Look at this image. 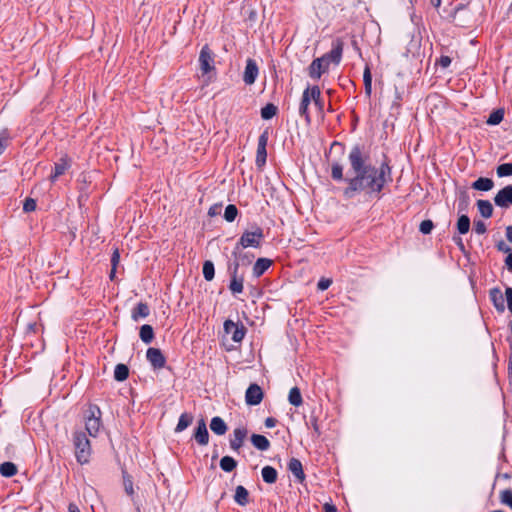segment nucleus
<instances>
[{
	"instance_id": "obj_1",
	"label": "nucleus",
	"mask_w": 512,
	"mask_h": 512,
	"mask_svg": "<svg viewBox=\"0 0 512 512\" xmlns=\"http://www.w3.org/2000/svg\"><path fill=\"white\" fill-rule=\"evenodd\" d=\"M349 162L354 176L347 179L344 189L346 198H353L357 193H380L384 185L391 180L389 166L382 164L379 168L367 165L359 147H353L349 153Z\"/></svg>"
},
{
	"instance_id": "obj_2",
	"label": "nucleus",
	"mask_w": 512,
	"mask_h": 512,
	"mask_svg": "<svg viewBox=\"0 0 512 512\" xmlns=\"http://www.w3.org/2000/svg\"><path fill=\"white\" fill-rule=\"evenodd\" d=\"M318 108L320 112L323 111L324 104L321 101V91L318 86H308L302 94L301 102L299 105V114L304 117L307 123H310L311 117L309 113V106L311 103Z\"/></svg>"
},
{
	"instance_id": "obj_3",
	"label": "nucleus",
	"mask_w": 512,
	"mask_h": 512,
	"mask_svg": "<svg viewBox=\"0 0 512 512\" xmlns=\"http://www.w3.org/2000/svg\"><path fill=\"white\" fill-rule=\"evenodd\" d=\"M199 66L201 77L203 78V86L209 85L214 80V57L207 45H205L199 54Z\"/></svg>"
},
{
	"instance_id": "obj_4",
	"label": "nucleus",
	"mask_w": 512,
	"mask_h": 512,
	"mask_svg": "<svg viewBox=\"0 0 512 512\" xmlns=\"http://www.w3.org/2000/svg\"><path fill=\"white\" fill-rule=\"evenodd\" d=\"M263 238V232L262 229L256 228L254 231H246L242 234L240 237L239 242L236 244L233 255L234 256H241V249L247 248V247H259L260 242Z\"/></svg>"
},
{
	"instance_id": "obj_5",
	"label": "nucleus",
	"mask_w": 512,
	"mask_h": 512,
	"mask_svg": "<svg viewBox=\"0 0 512 512\" xmlns=\"http://www.w3.org/2000/svg\"><path fill=\"white\" fill-rule=\"evenodd\" d=\"M74 446L77 461L81 464L88 463L91 455V446L84 432H75Z\"/></svg>"
},
{
	"instance_id": "obj_6",
	"label": "nucleus",
	"mask_w": 512,
	"mask_h": 512,
	"mask_svg": "<svg viewBox=\"0 0 512 512\" xmlns=\"http://www.w3.org/2000/svg\"><path fill=\"white\" fill-rule=\"evenodd\" d=\"M85 430L91 437H96L102 428L101 411L95 405H90L85 415Z\"/></svg>"
},
{
	"instance_id": "obj_7",
	"label": "nucleus",
	"mask_w": 512,
	"mask_h": 512,
	"mask_svg": "<svg viewBox=\"0 0 512 512\" xmlns=\"http://www.w3.org/2000/svg\"><path fill=\"white\" fill-rule=\"evenodd\" d=\"M494 203L500 208H508L512 205V185H507L497 192Z\"/></svg>"
},
{
	"instance_id": "obj_8",
	"label": "nucleus",
	"mask_w": 512,
	"mask_h": 512,
	"mask_svg": "<svg viewBox=\"0 0 512 512\" xmlns=\"http://www.w3.org/2000/svg\"><path fill=\"white\" fill-rule=\"evenodd\" d=\"M224 331L226 334L231 335L234 342H240L244 338L245 330L243 326H239L232 320H226L224 322Z\"/></svg>"
},
{
	"instance_id": "obj_9",
	"label": "nucleus",
	"mask_w": 512,
	"mask_h": 512,
	"mask_svg": "<svg viewBox=\"0 0 512 512\" xmlns=\"http://www.w3.org/2000/svg\"><path fill=\"white\" fill-rule=\"evenodd\" d=\"M263 391L257 384H251L245 393V401L248 405L254 406L261 403Z\"/></svg>"
},
{
	"instance_id": "obj_10",
	"label": "nucleus",
	"mask_w": 512,
	"mask_h": 512,
	"mask_svg": "<svg viewBox=\"0 0 512 512\" xmlns=\"http://www.w3.org/2000/svg\"><path fill=\"white\" fill-rule=\"evenodd\" d=\"M268 142V134L264 132L259 136L258 146H257V155H256V164L259 167H262L266 163L267 151L266 146Z\"/></svg>"
},
{
	"instance_id": "obj_11",
	"label": "nucleus",
	"mask_w": 512,
	"mask_h": 512,
	"mask_svg": "<svg viewBox=\"0 0 512 512\" xmlns=\"http://www.w3.org/2000/svg\"><path fill=\"white\" fill-rule=\"evenodd\" d=\"M259 70L256 62L253 59H248L246 61V67L243 74V81L247 85H252L257 79Z\"/></svg>"
},
{
	"instance_id": "obj_12",
	"label": "nucleus",
	"mask_w": 512,
	"mask_h": 512,
	"mask_svg": "<svg viewBox=\"0 0 512 512\" xmlns=\"http://www.w3.org/2000/svg\"><path fill=\"white\" fill-rule=\"evenodd\" d=\"M342 57V44L340 42H337L332 50L323 55L322 58L325 59L326 64L324 65V70H327L330 63H334L338 65L341 61Z\"/></svg>"
},
{
	"instance_id": "obj_13",
	"label": "nucleus",
	"mask_w": 512,
	"mask_h": 512,
	"mask_svg": "<svg viewBox=\"0 0 512 512\" xmlns=\"http://www.w3.org/2000/svg\"><path fill=\"white\" fill-rule=\"evenodd\" d=\"M146 357L150 364L155 369H160L164 367L165 365V357L163 356L162 352L158 348H149L146 353Z\"/></svg>"
},
{
	"instance_id": "obj_14",
	"label": "nucleus",
	"mask_w": 512,
	"mask_h": 512,
	"mask_svg": "<svg viewBox=\"0 0 512 512\" xmlns=\"http://www.w3.org/2000/svg\"><path fill=\"white\" fill-rule=\"evenodd\" d=\"M247 429L245 427H237L233 431V437L230 439V447L234 451H239L244 440L247 437Z\"/></svg>"
},
{
	"instance_id": "obj_15",
	"label": "nucleus",
	"mask_w": 512,
	"mask_h": 512,
	"mask_svg": "<svg viewBox=\"0 0 512 512\" xmlns=\"http://www.w3.org/2000/svg\"><path fill=\"white\" fill-rule=\"evenodd\" d=\"M194 439L196 442L202 446H205L209 442V433L207 430L206 422L204 419H201L197 423V427L194 432Z\"/></svg>"
},
{
	"instance_id": "obj_16",
	"label": "nucleus",
	"mask_w": 512,
	"mask_h": 512,
	"mask_svg": "<svg viewBox=\"0 0 512 512\" xmlns=\"http://www.w3.org/2000/svg\"><path fill=\"white\" fill-rule=\"evenodd\" d=\"M239 268V262L234 264L232 271V279L229 288L233 294H238L243 291V279L237 276Z\"/></svg>"
},
{
	"instance_id": "obj_17",
	"label": "nucleus",
	"mask_w": 512,
	"mask_h": 512,
	"mask_svg": "<svg viewBox=\"0 0 512 512\" xmlns=\"http://www.w3.org/2000/svg\"><path fill=\"white\" fill-rule=\"evenodd\" d=\"M70 167V160L67 157H62L55 163L54 171L50 176L51 181H55L58 177L63 175Z\"/></svg>"
},
{
	"instance_id": "obj_18",
	"label": "nucleus",
	"mask_w": 512,
	"mask_h": 512,
	"mask_svg": "<svg viewBox=\"0 0 512 512\" xmlns=\"http://www.w3.org/2000/svg\"><path fill=\"white\" fill-rule=\"evenodd\" d=\"M325 64H326L325 59H323L322 57L313 60V62L311 63V65L309 67L310 77L314 78V79H319L321 77L322 73L326 71V70H324Z\"/></svg>"
},
{
	"instance_id": "obj_19",
	"label": "nucleus",
	"mask_w": 512,
	"mask_h": 512,
	"mask_svg": "<svg viewBox=\"0 0 512 512\" xmlns=\"http://www.w3.org/2000/svg\"><path fill=\"white\" fill-rule=\"evenodd\" d=\"M288 469L299 482L304 481L305 474L303 472L302 463L298 459L292 458L288 463Z\"/></svg>"
},
{
	"instance_id": "obj_20",
	"label": "nucleus",
	"mask_w": 512,
	"mask_h": 512,
	"mask_svg": "<svg viewBox=\"0 0 512 512\" xmlns=\"http://www.w3.org/2000/svg\"><path fill=\"white\" fill-rule=\"evenodd\" d=\"M490 299L493 302L497 311L504 312V297L499 288H493L490 290Z\"/></svg>"
},
{
	"instance_id": "obj_21",
	"label": "nucleus",
	"mask_w": 512,
	"mask_h": 512,
	"mask_svg": "<svg viewBox=\"0 0 512 512\" xmlns=\"http://www.w3.org/2000/svg\"><path fill=\"white\" fill-rule=\"evenodd\" d=\"M271 265L272 260L268 258H259L253 266V275L255 277H260L269 269Z\"/></svg>"
},
{
	"instance_id": "obj_22",
	"label": "nucleus",
	"mask_w": 512,
	"mask_h": 512,
	"mask_svg": "<svg viewBox=\"0 0 512 512\" xmlns=\"http://www.w3.org/2000/svg\"><path fill=\"white\" fill-rule=\"evenodd\" d=\"M235 502L240 506H245L249 502V492L244 486H237L234 495Z\"/></svg>"
},
{
	"instance_id": "obj_23",
	"label": "nucleus",
	"mask_w": 512,
	"mask_h": 512,
	"mask_svg": "<svg viewBox=\"0 0 512 512\" xmlns=\"http://www.w3.org/2000/svg\"><path fill=\"white\" fill-rule=\"evenodd\" d=\"M210 429L217 435H224L228 428L224 420L221 417L216 416L211 420Z\"/></svg>"
},
{
	"instance_id": "obj_24",
	"label": "nucleus",
	"mask_w": 512,
	"mask_h": 512,
	"mask_svg": "<svg viewBox=\"0 0 512 512\" xmlns=\"http://www.w3.org/2000/svg\"><path fill=\"white\" fill-rule=\"evenodd\" d=\"M494 187V182L490 178L480 177L472 184V188L479 191H489Z\"/></svg>"
},
{
	"instance_id": "obj_25",
	"label": "nucleus",
	"mask_w": 512,
	"mask_h": 512,
	"mask_svg": "<svg viewBox=\"0 0 512 512\" xmlns=\"http://www.w3.org/2000/svg\"><path fill=\"white\" fill-rule=\"evenodd\" d=\"M251 442L254 447L261 451H266L270 447L269 440L263 435L253 434L251 436Z\"/></svg>"
},
{
	"instance_id": "obj_26",
	"label": "nucleus",
	"mask_w": 512,
	"mask_h": 512,
	"mask_svg": "<svg viewBox=\"0 0 512 512\" xmlns=\"http://www.w3.org/2000/svg\"><path fill=\"white\" fill-rule=\"evenodd\" d=\"M477 208L481 216L484 218H490L493 214V206L488 200H478Z\"/></svg>"
},
{
	"instance_id": "obj_27",
	"label": "nucleus",
	"mask_w": 512,
	"mask_h": 512,
	"mask_svg": "<svg viewBox=\"0 0 512 512\" xmlns=\"http://www.w3.org/2000/svg\"><path fill=\"white\" fill-rule=\"evenodd\" d=\"M262 478L264 482L268 484H273L277 480V471L272 466H265L261 471Z\"/></svg>"
},
{
	"instance_id": "obj_28",
	"label": "nucleus",
	"mask_w": 512,
	"mask_h": 512,
	"mask_svg": "<svg viewBox=\"0 0 512 512\" xmlns=\"http://www.w3.org/2000/svg\"><path fill=\"white\" fill-rule=\"evenodd\" d=\"M288 401L291 405L299 407L303 403L302 395L298 387H293L289 391Z\"/></svg>"
},
{
	"instance_id": "obj_29",
	"label": "nucleus",
	"mask_w": 512,
	"mask_h": 512,
	"mask_svg": "<svg viewBox=\"0 0 512 512\" xmlns=\"http://www.w3.org/2000/svg\"><path fill=\"white\" fill-rule=\"evenodd\" d=\"M192 422H193V416L191 414H189V413L181 414V416L179 417L178 424L175 428V432L179 433V432L184 431L188 426L191 425Z\"/></svg>"
},
{
	"instance_id": "obj_30",
	"label": "nucleus",
	"mask_w": 512,
	"mask_h": 512,
	"mask_svg": "<svg viewBox=\"0 0 512 512\" xmlns=\"http://www.w3.org/2000/svg\"><path fill=\"white\" fill-rule=\"evenodd\" d=\"M149 315V307L145 303H138L132 311V318L137 321L139 318H146Z\"/></svg>"
},
{
	"instance_id": "obj_31",
	"label": "nucleus",
	"mask_w": 512,
	"mask_h": 512,
	"mask_svg": "<svg viewBox=\"0 0 512 512\" xmlns=\"http://www.w3.org/2000/svg\"><path fill=\"white\" fill-rule=\"evenodd\" d=\"M17 473V467L12 462H4L0 465V474L3 477H12Z\"/></svg>"
},
{
	"instance_id": "obj_32",
	"label": "nucleus",
	"mask_w": 512,
	"mask_h": 512,
	"mask_svg": "<svg viewBox=\"0 0 512 512\" xmlns=\"http://www.w3.org/2000/svg\"><path fill=\"white\" fill-rule=\"evenodd\" d=\"M140 338L144 343H146V344L150 343L154 338V332H153L152 326L147 325V324L143 325L140 328Z\"/></svg>"
},
{
	"instance_id": "obj_33",
	"label": "nucleus",
	"mask_w": 512,
	"mask_h": 512,
	"mask_svg": "<svg viewBox=\"0 0 512 512\" xmlns=\"http://www.w3.org/2000/svg\"><path fill=\"white\" fill-rule=\"evenodd\" d=\"M237 466V462L230 456H224L220 460V467L225 472L233 471Z\"/></svg>"
},
{
	"instance_id": "obj_34",
	"label": "nucleus",
	"mask_w": 512,
	"mask_h": 512,
	"mask_svg": "<svg viewBox=\"0 0 512 512\" xmlns=\"http://www.w3.org/2000/svg\"><path fill=\"white\" fill-rule=\"evenodd\" d=\"M129 370L124 364H118L114 370V377L117 381H124L128 378Z\"/></svg>"
},
{
	"instance_id": "obj_35",
	"label": "nucleus",
	"mask_w": 512,
	"mask_h": 512,
	"mask_svg": "<svg viewBox=\"0 0 512 512\" xmlns=\"http://www.w3.org/2000/svg\"><path fill=\"white\" fill-rule=\"evenodd\" d=\"M457 229L460 234H466L470 229V219L466 215H461L457 221Z\"/></svg>"
},
{
	"instance_id": "obj_36",
	"label": "nucleus",
	"mask_w": 512,
	"mask_h": 512,
	"mask_svg": "<svg viewBox=\"0 0 512 512\" xmlns=\"http://www.w3.org/2000/svg\"><path fill=\"white\" fill-rule=\"evenodd\" d=\"M503 117H504V110L497 109L490 114L486 123L488 125H498L503 120Z\"/></svg>"
},
{
	"instance_id": "obj_37",
	"label": "nucleus",
	"mask_w": 512,
	"mask_h": 512,
	"mask_svg": "<svg viewBox=\"0 0 512 512\" xmlns=\"http://www.w3.org/2000/svg\"><path fill=\"white\" fill-rule=\"evenodd\" d=\"M277 113V107L274 104H267L261 109V117L265 120L273 118Z\"/></svg>"
},
{
	"instance_id": "obj_38",
	"label": "nucleus",
	"mask_w": 512,
	"mask_h": 512,
	"mask_svg": "<svg viewBox=\"0 0 512 512\" xmlns=\"http://www.w3.org/2000/svg\"><path fill=\"white\" fill-rule=\"evenodd\" d=\"M215 269L214 264L207 260L203 264V276L207 281H211L214 278Z\"/></svg>"
},
{
	"instance_id": "obj_39",
	"label": "nucleus",
	"mask_w": 512,
	"mask_h": 512,
	"mask_svg": "<svg viewBox=\"0 0 512 512\" xmlns=\"http://www.w3.org/2000/svg\"><path fill=\"white\" fill-rule=\"evenodd\" d=\"M331 176L334 180H343V166L338 163L334 162L331 165Z\"/></svg>"
},
{
	"instance_id": "obj_40",
	"label": "nucleus",
	"mask_w": 512,
	"mask_h": 512,
	"mask_svg": "<svg viewBox=\"0 0 512 512\" xmlns=\"http://www.w3.org/2000/svg\"><path fill=\"white\" fill-rule=\"evenodd\" d=\"M238 214V209L235 205L230 204L225 208L224 218L228 222H232L235 220Z\"/></svg>"
},
{
	"instance_id": "obj_41",
	"label": "nucleus",
	"mask_w": 512,
	"mask_h": 512,
	"mask_svg": "<svg viewBox=\"0 0 512 512\" xmlns=\"http://www.w3.org/2000/svg\"><path fill=\"white\" fill-rule=\"evenodd\" d=\"M500 501L503 505H506L512 509V490L505 489L500 492Z\"/></svg>"
},
{
	"instance_id": "obj_42",
	"label": "nucleus",
	"mask_w": 512,
	"mask_h": 512,
	"mask_svg": "<svg viewBox=\"0 0 512 512\" xmlns=\"http://www.w3.org/2000/svg\"><path fill=\"white\" fill-rule=\"evenodd\" d=\"M497 175L499 177L512 175V163H504L497 167Z\"/></svg>"
},
{
	"instance_id": "obj_43",
	"label": "nucleus",
	"mask_w": 512,
	"mask_h": 512,
	"mask_svg": "<svg viewBox=\"0 0 512 512\" xmlns=\"http://www.w3.org/2000/svg\"><path fill=\"white\" fill-rule=\"evenodd\" d=\"M419 229L423 234H429L433 229V222L431 220H424L421 222Z\"/></svg>"
},
{
	"instance_id": "obj_44",
	"label": "nucleus",
	"mask_w": 512,
	"mask_h": 512,
	"mask_svg": "<svg viewBox=\"0 0 512 512\" xmlns=\"http://www.w3.org/2000/svg\"><path fill=\"white\" fill-rule=\"evenodd\" d=\"M9 140V135L7 131H2L0 133V155L4 152L5 148L7 147Z\"/></svg>"
},
{
	"instance_id": "obj_45",
	"label": "nucleus",
	"mask_w": 512,
	"mask_h": 512,
	"mask_svg": "<svg viewBox=\"0 0 512 512\" xmlns=\"http://www.w3.org/2000/svg\"><path fill=\"white\" fill-rule=\"evenodd\" d=\"M36 209V201L32 198H27L23 205V210L25 212H32Z\"/></svg>"
},
{
	"instance_id": "obj_46",
	"label": "nucleus",
	"mask_w": 512,
	"mask_h": 512,
	"mask_svg": "<svg viewBox=\"0 0 512 512\" xmlns=\"http://www.w3.org/2000/svg\"><path fill=\"white\" fill-rule=\"evenodd\" d=\"M234 257L236 259L235 263L239 262V266L241 264H249L251 262V257L248 256L246 253H243V249H241V256L237 255V256H234Z\"/></svg>"
},
{
	"instance_id": "obj_47",
	"label": "nucleus",
	"mask_w": 512,
	"mask_h": 512,
	"mask_svg": "<svg viewBox=\"0 0 512 512\" xmlns=\"http://www.w3.org/2000/svg\"><path fill=\"white\" fill-rule=\"evenodd\" d=\"M474 231L481 235L486 232V225L483 221H475L474 222Z\"/></svg>"
},
{
	"instance_id": "obj_48",
	"label": "nucleus",
	"mask_w": 512,
	"mask_h": 512,
	"mask_svg": "<svg viewBox=\"0 0 512 512\" xmlns=\"http://www.w3.org/2000/svg\"><path fill=\"white\" fill-rule=\"evenodd\" d=\"M331 283L332 281L330 279L322 278L319 280L317 287L320 291H324L330 287Z\"/></svg>"
},
{
	"instance_id": "obj_49",
	"label": "nucleus",
	"mask_w": 512,
	"mask_h": 512,
	"mask_svg": "<svg viewBox=\"0 0 512 512\" xmlns=\"http://www.w3.org/2000/svg\"><path fill=\"white\" fill-rule=\"evenodd\" d=\"M505 296H506V301H507V307H508L509 311L512 313V288L511 287L506 288Z\"/></svg>"
},
{
	"instance_id": "obj_50",
	"label": "nucleus",
	"mask_w": 512,
	"mask_h": 512,
	"mask_svg": "<svg viewBox=\"0 0 512 512\" xmlns=\"http://www.w3.org/2000/svg\"><path fill=\"white\" fill-rule=\"evenodd\" d=\"M363 81H364V85L367 84V83L372 84V75H371V72H370V68L368 66H366V68L364 70Z\"/></svg>"
},
{
	"instance_id": "obj_51",
	"label": "nucleus",
	"mask_w": 512,
	"mask_h": 512,
	"mask_svg": "<svg viewBox=\"0 0 512 512\" xmlns=\"http://www.w3.org/2000/svg\"><path fill=\"white\" fill-rule=\"evenodd\" d=\"M119 261H120V254H119V251L116 249V250H114L112 258H111L112 267L117 268Z\"/></svg>"
},
{
	"instance_id": "obj_52",
	"label": "nucleus",
	"mask_w": 512,
	"mask_h": 512,
	"mask_svg": "<svg viewBox=\"0 0 512 512\" xmlns=\"http://www.w3.org/2000/svg\"><path fill=\"white\" fill-rule=\"evenodd\" d=\"M439 64L443 68H447L451 64V58L449 56H441Z\"/></svg>"
},
{
	"instance_id": "obj_53",
	"label": "nucleus",
	"mask_w": 512,
	"mask_h": 512,
	"mask_svg": "<svg viewBox=\"0 0 512 512\" xmlns=\"http://www.w3.org/2000/svg\"><path fill=\"white\" fill-rule=\"evenodd\" d=\"M124 488L127 494L132 495L133 494V484L131 480H124Z\"/></svg>"
},
{
	"instance_id": "obj_54",
	"label": "nucleus",
	"mask_w": 512,
	"mask_h": 512,
	"mask_svg": "<svg viewBox=\"0 0 512 512\" xmlns=\"http://www.w3.org/2000/svg\"><path fill=\"white\" fill-rule=\"evenodd\" d=\"M323 508H324V512H337L336 507L330 503H325Z\"/></svg>"
},
{
	"instance_id": "obj_55",
	"label": "nucleus",
	"mask_w": 512,
	"mask_h": 512,
	"mask_svg": "<svg viewBox=\"0 0 512 512\" xmlns=\"http://www.w3.org/2000/svg\"><path fill=\"white\" fill-rule=\"evenodd\" d=\"M276 425V420L272 417H269L265 420V426L267 428H273Z\"/></svg>"
},
{
	"instance_id": "obj_56",
	"label": "nucleus",
	"mask_w": 512,
	"mask_h": 512,
	"mask_svg": "<svg viewBox=\"0 0 512 512\" xmlns=\"http://www.w3.org/2000/svg\"><path fill=\"white\" fill-rule=\"evenodd\" d=\"M505 264L507 268L512 271V253H509L508 256L505 259Z\"/></svg>"
},
{
	"instance_id": "obj_57",
	"label": "nucleus",
	"mask_w": 512,
	"mask_h": 512,
	"mask_svg": "<svg viewBox=\"0 0 512 512\" xmlns=\"http://www.w3.org/2000/svg\"><path fill=\"white\" fill-rule=\"evenodd\" d=\"M506 238L509 242L512 243V226H508L506 228Z\"/></svg>"
},
{
	"instance_id": "obj_58",
	"label": "nucleus",
	"mask_w": 512,
	"mask_h": 512,
	"mask_svg": "<svg viewBox=\"0 0 512 512\" xmlns=\"http://www.w3.org/2000/svg\"><path fill=\"white\" fill-rule=\"evenodd\" d=\"M68 512H81L78 506L74 503H70L68 506Z\"/></svg>"
},
{
	"instance_id": "obj_59",
	"label": "nucleus",
	"mask_w": 512,
	"mask_h": 512,
	"mask_svg": "<svg viewBox=\"0 0 512 512\" xmlns=\"http://www.w3.org/2000/svg\"><path fill=\"white\" fill-rule=\"evenodd\" d=\"M365 87V94L370 97L371 93H372V84L370 83H367L364 85Z\"/></svg>"
},
{
	"instance_id": "obj_60",
	"label": "nucleus",
	"mask_w": 512,
	"mask_h": 512,
	"mask_svg": "<svg viewBox=\"0 0 512 512\" xmlns=\"http://www.w3.org/2000/svg\"><path fill=\"white\" fill-rule=\"evenodd\" d=\"M498 248H499V250L506 252V253L510 251V248L504 243H500L498 245Z\"/></svg>"
},
{
	"instance_id": "obj_61",
	"label": "nucleus",
	"mask_w": 512,
	"mask_h": 512,
	"mask_svg": "<svg viewBox=\"0 0 512 512\" xmlns=\"http://www.w3.org/2000/svg\"><path fill=\"white\" fill-rule=\"evenodd\" d=\"M115 273H116V268L112 267L111 269V272H110V279L113 280L114 277H115Z\"/></svg>"
},
{
	"instance_id": "obj_62",
	"label": "nucleus",
	"mask_w": 512,
	"mask_h": 512,
	"mask_svg": "<svg viewBox=\"0 0 512 512\" xmlns=\"http://www.w3.org/2000/svg\"><path fill=\"white\" fill-rule=\"evenodd\" d=\"M434 2H436V6H439L440 5V0H434Z\"/></svg>"
},
{
	"instance_id": "obj_63",
	"label": "nucleus",
	"mask_w": 512,
	"mask_h": 512,
	"mask_svg": "<svg viewBox=\"0 0 512 512\" xmlns=\"http://www.w3.org/2000/svg\"><path fill=\"white\" fill-rule=\"evenodd\" d=\"M434 2H436V6H439L440 5V0H434Z\"/></svg>"
},
{
	"instance_id": "obj_64",
	"label": "nucleus",
	"mask_w": 512,
	"mask_h": 512,
	"mask_svg": "<svg viewBox=\"0 0 512 512\" xmlns=\"http://www.w3.org/2000/svg\"><path fill=\"white\" fill-rule=\"evenodd\" d=\"M510 329H511V332H512V320H511V324H510Z\"/></svg>"
}]
</instances>
